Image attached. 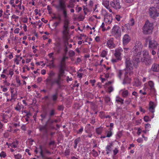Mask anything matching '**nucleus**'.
Returning <instances> with one entry per match:
<instances>
[{
    "instance_id": "obj_1",
    "label": "nucleus",
    "mask_w": 159,
    "mask_h": 159,
    "mask_svg": "<svg viewBox=\"0 0 159 159\" xmlns=\"http://www.w3.org/2000/svg\"><path fill=\"white\" fill-rule=\"evenodd\" d=\"M140 62V59L138 57L134 56L133 55V60L131 61L129 58H127L125 61L126 69L125 74H129V75L133 74V67L134 66L137 68L138 66V63Z\"/></svg>"
},
{
    "instance_id": "obj_2",
    "label": "nucleus",
    "mask_w": 159,
    "mask_h": 159,
    "mask_svg": "<svg viewBox=\"0 0 159 159\" xmlns=\"http://www.w3.org/2000/svg\"><path fill=\"white\" fill-rule=\"evenodd\" d=\"M143 46L139 41H137L135 44V46L132 49V52L134 56L140 58Z\"/></svg>"
},
{
    "instance_id": "obj_3",
    "label": "nucleus",
    "mask_w": 159,
    "mask_h": 159,
    "mask_svg": "<svg viewBox=\"0 0 159 159\" xmlns=\"http://www.w3.org/2000/svg\"><path fill=\"white\" fill-rule=\"evenodd\" d=\"M153 25L148 20H147L142 28L143 32L144 34H148L152 33L153 29Z\"/></svg>"
},
{
    "instance_id": "obj_4",
    "label": "nucleus",
    "mask_w": 159,
    "mask_h": 159,
    "mask_svg": "<svg viewBox=\"0 0 159 159\" xmlns=\"http://www.w3.org/2000/svg\"><path fill=\"white\" fill-rule=\"evenodd\" d=\"M141 61L146 65H150L152 63V59L147 51H144L143 52V57L141 59Z\"/></svg>"
},
{
    "instance_id": "obj_5",
    "label": "nucleus",
    "mask_w": 159,
    "mask_h": 159,
    "mask_svg": "<svg viewBox=\"0 0 159 159\" xmlns=\"http://www.w3.org/2000/svg\"><path fill=\"white\" fill-rule=\"evenodd\" d=\"M159 10L157 8L155 5L154 7H150L149 13L151 17L155 19L159 15Z\"/></svg>"
},
{
    "instance_id": "obj_6",
    "label": "nucleus",
    "mask_w": 159,
    "mask_h": 159,
    "mask_svg": "<svg viewBox=\"0 0 159 159\" xmlns=\"http://www.w3.org/2000/svg\"><path fill=\"white\" fill-rule=\"evenodd\" d=\"M69 23V21L67 19H64L63 26V28L64 30L63 31V36H64L66 41L69 39L68 33L67 31V29L68 28Z\"/></svg>"
},
{
    "instance_id": "obj_7",
    "label": "nucleus",
    "mask_w": 159,
    "mask_h": 159,
    "mask_svg": "<svg viewBox=\"0 0 159 159\" xmlns=\"http://www.w3.org/2000/svg\"><path fill=\"white\" fill-rule=\"evenodd\" d=\"M147 42H149L148 48L149 49H157L158 43L155 40L152 39L148 37L146 39Z\"/></svg>"
},
{
    "instance_id": "obj_8",
    "label": "nucleus",
    "mask_w": 159,
    "mask_h": 159,
    "mask_svg": "<svg viewBox=\"0 0 159 159\" xmlns=\"http://www.w3.org/2000/svg\"><path fill=\"white\" fill-rule=\"evenodd\" d=\"M112 34L116 38L120 37L121 32L120 28L116 25H115L112 29Z\"/></svg>"
},
{
    "instance_id": "obj_9",
    "label": "nucleus",
    "mask_w": 159,
    "mask_h": 159,
    "mask_svg": "<svg viewBox=\"0 0 159 159\" xmlns=\"http://www.w3.org/2000/svg\"><path fill=\"white\" fill-rule=\"evenodd\" d=\"M52 18L53 19L57 20V21L54 22L53 24V26L55 27V28H56L57 27L58 25L61 22V16L59 14L57 15L54 14L53 16L52 17Z\"/></svg>"
},
{
    "instance_id": "obj_10",
    "label": "nucleus",
    "mask_w": 159,
    "mask_h": 159,
    "mask_svg": "<svg viewBox=\"0 0 159 159\" xmlns=\"http://www.w3.org/2000/svg\"><path fill=\"white\" fill-rule=\"evenodd\" d=\"M102 14L104 16V21L107 23H110L112 21V17L108 16V13L105 10H102Z\"/></svg>"
},
{
    "instance_id": "obj_11",
    "label": "nucleus",
    "mask_w": 159,
    "mask_h": 159,
    "mask_svg": "<svg viewBox=\"0 0 159 159\" xmlns=\"http://www.w3.org/2000/svg\"><path fill=\"white\" fill-rule=\"evenodd\" d=\"M110 5L116 10L119 9L121 8L119 0H113L110 2Z\"/></svg>"
},
{
    "instance_id": "obj_12",
    "label": "nucleus",
    "mask_w": 159,
    "mask_h": 159,
    "mask_svg": "<svg viewBox=\"0 0 159 159\" xmlns=\"http://www.w3.org/2000/svg\"><path fill=\"white\" fill-rule=\"evenodd\" d=\"M59 68V73L58 74V77L59 79L63 81L62 78V77L65 76L64 75L65 73V70L66 68L58 66Z\"/></svg>"
},
{
    "instance_id": "obj_13",
    "label": "nucleus",
    "mask_w": 159,
    "mask_h": 159,
    "mask_svg": "<svg viewBox=\"0 0 159 159\" xmlns=\"http://www.w3.org/2000/svg\"><path fill=\"white\" fill-rule=\"evenodd\" d=\"M113 38H111L108 40L107 43V46L110 49H112L115 47V44L114 43Z\"/></svg>"
},
{
    "instance_id": "obj_14",
    "label": "nucleus",
    "mask_w": 159,
    "mask_h": 159,
    "mask_svg": "<svg viewBox=\"0 0 159 159\" xmlns=\"http://www.w3.org/2000/svg\"><path fill=\"white\" fill-rule=\"evenodd\" d=\"M39 148L40 150V156L43 158L45 159H52L51 157H48L45 156L43 150L42 146L41 145H40L39 146Z\"/></svg>"
},
{
    "instance_id": "obj_15",
    "label": "nucleus",
    "mask_w": 159,
    "mask_h": 159,
    "mask_svg": "<svg viewBox=\"0 0 159 159\" xmlns=\"http://www.w3.org/2000/svg\"><path fill=\"white\" fill-rule=\"evenodd\" d=\"M67 58V57H66L65 56H64L62 59L60 61L59 65L58 66L66 68L65 60Z\"/></svg>"
},
{
    "instance_id": "obj_16",
    "label": "nucleus",
    "mask_w": 159,
    "mask_h": 159,
    "mask_svg": "<svg viewBox=\"0 0 159 159\" xmlns=\"http://www.w3.org/2000/svg\"><path fill=\"white\" fill-rule=\"evenodd\" d=\"M151 70L153 72H158L159 71V64H154L151 68Z\"/></svg>"
},
{
    "instance_id": "obj_17",
    "label": "nucleus",
    "mask_w": 159,
    "mask_h": 159,
    "mask_svg": "<svg viewBox=\"0 0 159 159\" xmlns=\"http://www.w3.org/2000/svg\"><path fill=\"white\" fill-rule=\"evenodd\" d=\"M47 125L45 124L44 125H40L39 126V129L40 131H43L44 134H47L48 133Z\"/></svg>"
},
{
    "instance_id": "obj_18",
    "label": "nucleus",
    "mask_w": 159,
    "mask_h": 159,
    "mask_svg": "<svg viewBox=\"0 0 159 159\" xmlns=\"http://www.w3.org/2000/svg\"><path fill=\"white\" fill-rule=\"evenodd\" d=\"M148 85L150 87V90L152 93L154 94L155 93V90L154 88V84L152 81H149L148 82Z\"/></svg>"
},
{
    "instance_id": "obj_19",
    "label": "nucleus",
    "mask_w": 159,
    "mask_h": 159,
    "mask_svg": "<svg viewBox=\"0 0 159 159\" xmlns=\"http://www.w3.org/2000/svg\"><path fill=\"white\" fill-rule=\"evenodd\" d=\"M55 46L56 47L54 48V49L56 50L57 53H59L62 49L60 43H58L55 44Z\"/></svg>"
},
{
    "instance_id": "obj_20",
    "label": "nucleus",
    "mask_w": 159,
    "mask_h": 159,
    "mask_svg": "<svg viewBox=\"0 0 159 159\" xmlns=\"http://www.w3.org/2000/svg\"><path fill=\"white\" fill-rule=\"evenodd\" d=\"M123 40L124 44H127L130 40L129 36L127 34H125L123 38Z\"/></svg>"
},
{
    "instance_id": "obj_21",
    "label": "nucleus",
    "mask_w": 159,
    "mask_h": 159,
    "mask_svg": "<svg viewBox=\"0 0 159 159\" xmlns=\"http://www.w3.org/2000/svg\"><path fill=\"white\" fill-rule=\"evenodd\" d=\"M58 97V94L57 92L55 94H52L51 96V98L54 103H55L57 101Z\"/></svg>"
},
{
    "instance_id": "obj_22",
    "label": "nucleus",
    "mask_w": 159,
    "mask_h": 159,
    "mask_svg": "<svg viewBox=\"0 0 159 159\" xmlns=\"http://www.w3.org/2000/svg\"><path fill=\"white\" fill-rule=\"evenodd\" d=\"M155 107L154 102H152L150 101L149 102V111L152 113H153L154 111Z\"/></svg>"
},
{
    "instance_id": "obj_23",
    "label": "nucleus",
    "mask_w": 159,
    "mask_h": 159,
    "mask_svg": "<svg viewBox=\"0 0 159 159\" xmlns=\"http://www.w3.org/2000/svg\"><path fill=\"white\" fill-rule=\"evenodd\" d=\"M54 123L53 120H52L50 117H49L48 120L46 122V124L48 125L52 129H54V127H52V125Z\"/></svg>"
},
{
    "instance_id": "obj_24",
    "label": "nucleus",
    "mask_w": 159,
    "mask_h": 159,
    "mask_svg": "<svg viewBox=\"0 0 159 159\" xmlns=\"http://www.w3.org/2000/svg\"><path fill=\"white\" fill-rule=\"evenodd\" d=\"M113 144L112 143H110L109 145H107L106 147V151H107V154H108L111 151V148Z\"/></svg>"
},
{
    "instance_id": "obj_25",
    "label": "nucleus",
    "mask_w": 159,
    "mask_h": 159,
    "mask_svg": "<svg viewBox=\"0 0 159 159\" xmlns=\"http://www.w3.org/2000/svg\"><path fill=\"white\" fill-rule=\"evenodd\" d=\"M63 81L59 78H57L54 80L55 84H56L59 88H60L61 86V82Z\"/></svg>"
},
{
    "instance_id": "obj_26",
    "label": "nucleus",
    "mask_w": 159,
    "mask_h": 159,
    "mask_svg": "<svg viewBox=\"0 0 159 159\" xmlns=\"http://www.w3.org/2000/svg\"><path fill=\"white\" fill-rule=\"evenodd\" d=\"M130 79L128 77V76H125V79L123 80V84H128L130 83Z\"/></svg>"
},
{
    "instance_id": "obj_27",
    "label": "nucleus",
    "mask_w": 159,
    "mask_h": 159,
    "mask_svg": "<svg viewBox=\"0 0 159 159\" xmlns=\"http://www.w3.org/2000/svg\"><path fill=\"white\" fill-rule=\"evenodd\" d=\"M81 141L80 138L79 137L75 139L74 141L75 146L74 148H77V144Z\"/></svg>"
},
{
    "instance_id": "obj_28",
    "label": "nucleus",
    "mask_w": 159,
    "mask_h": 159,
    "mask_svg": "<svg viewBox=\"0 0 159 159\" xmlns=\"http://www.w3.org/2000/svg\"><path fill=\"white\" fill-rule=\"evenodd\" d=\"M104 101L107 104L110 105V98L108 96H106L104 98Z\"/></svg>"
},
{
    "instance_id": "obj_29",
    "label": "nucleus",
    "mask_w": 159,
    "mask_h": 159,
    "mask_svg": "<svg viewBox=\"0 0 159 159\" xmlns=\"http://www.w3.org/2000/svg\"><path fill=\"white\" fill-rule=\"evenodd\" d=\"M18 141H14L11 144H10V146L13 148H16L17 147V145L18 144Z\"/></svg>"
},
{
    "instance_id": "obj_30",
    "label": "nucleus",
    "mask_w": 159,
    "mask_h": 159,
    "mask_svg": "<svg viewBox=\"0 0 159 159\" xmlns=\"http://www.w3.org/2000/svg\"><path fill=\"white\" fill-rule=\"evenodd\" d=\"M121 53H119L116 50H115V53H114V56L116 58H119L121 59L120 56Z\"/></svg>"
},
{
    "instance_id": "obj_31",
    "label": "nucleus",
    "mask_w": 159,
    "mask_h": 159,
    "mask_svg": "<svg viewBox=\"0 0 159 159\" xmlns=\"http://www.w3.org/2000/svg\"><path fill=\"white\" fill-rule=\"evenodd\" d=\"M102 4L107 8H108V7L109 6V1L107 0L104 1L102 2Z\"/></svg>"
},
{
    "instance_id": "obj_32",
    "label": "nucleus",
    "mask_w": 159,
    "mask_h": 159,
    "mask_svg": "<svg viewBox=\"0 0 159 159\" xmlns=\"http://www.w3.org/2000/svg\"><path fill=\"white\" fill-rule=\"evenodd\" d=\"M102 128H98L96 129V132L98 134H100L102 132Z\"/></svg>"
},
{
    "instance_id": "obj_33",
    "label": "nucleus",
    "mask_w": 159,
    "mask_h": 159,
    "mask_svg": "<svg viewBox=\"0 0 159 159\" xmlns=\"http://www.w3.org/2000/svg\"><path fill=\"white\" fill-rule=\"evenodd\" d=\"M47 115V112L46 111H44L40 115L42 118H45Z\"/></svg>"
},
{
    "instance_id": "obj_34",
    "label": "nucleus",
    "mask_w": 159,
    "mask_h": 159,
    "mask_svg": "<svg viewBox=\"0 0 159 159\" xmlns=\"http://www.w3.org/2000/svg\"><path fill=\"white\" fill-rule=\"evenodd\" d=\"M55 110L54 109H52L50 111L49 116L50 117L53 116L55 114Z\"/></svg>"
},
{
    "instance_id": "obj_35",
    "label": "nucleus",
    "mask_w": 159,
    "mask_h": 159,
    "mask_svg": "<svg viewBox=\"0 0 159 159\" xmlns=\"http://www.w3.org/2000/svg\"><path fill=\"white\" fill-rule=\"evenodd\" d=\"M135 84L134 85L135 86H139L141 85V83L138 80H134Z\"/></svg>"
},
{
    "instance_id": "obj_36",
    "label": "nucleus",
    "mask_w": 159,
    "mask_h": 159,
    "mask_svg": "<svg viewBox=\"0 0 159 159\" xmlns=\"http://www.w3.org/2000/svg\"><path fill=\"white\" fill-rule=\"evenodd\" d=\"M128 92L127 90H125L123 92L122 95L123 97L125 98L128 95Z\"/></svg>"
},
{
    "instance_id": "obj_37",
    "label": "nucleus",
    "mask_w": 159,
    "mask_h": 159,
    "mask_svg": "<svg viewBox=\"0 0 159 159\" xmlns=\"http://www.w3.org/2000/svg\"><path fill=\"white\" fill-rule=\"evenodd\" d=\"M154 4H157L156 6L158 9H159V0H154Z\"/></svg>"
},
{
    "instance_id": "obj_38",
    "label": "nucleus",
    "mask_w": 159,
    "mask_h": 159,
    "mask_svg": "<svg viewBox=\"0 0 159 159\" xmlns=\"http://www.w3.org/2000/svg\"><path fill=\"white\" fill-rule=\"evenodd\" d=\"M121 60V59L119 58H116V59L113 58L111 60V61L113 63L117 62L118 61Z\"/></svg>"
},
{
    "instance_id": "obj_39",
    "label": "nucleus",
    "mask_w": 159,
    "mask_h": 159,
    "mask_svg": "<svg viewBox=\"0 0 159 159\" xmlns=\"http://www.w3.org/2000/svg\"><path fill=\"white\" fill-rule=\"evenodd\" d=\"M118 98V99L116 100V101L117 102H120L121 104H123L124 100L119 98Z\"/></svg>"
},
{
    "instance_id": "obj_40",
    "label": "nucleus",
    "mask_w": 159,
    "mask_h": 159,
    "mask_svg": "<svg viewBox=\"0 0 159 159\" xmlns=\"http://www.w3.org/2000/svg\"><path fill=\"white\" fill-rule=\"evenodd\" d=\"M144 120L146 122H148L151 120V119L148 116H145L144 117Z\"/></svg>"
},
{
    "instance_id": "obj_41",
    "label": "nucleus",
    "mask_w": 159,
    "mask_h": 159,
    "mask_svg": "<svg viewBox=\"0 0 159 159\" xmlns=\"http://www.w3.org/2000/svg\"><path fill=\"white\" fill-rule=\"evenodd\" d=\"M92 151V154L94 157H96L98 156V152L96 151H95L94 149H93Z\"/></svg>"
},
{
    "instance_id": "obj_42",
    "label": "nucleus",
    "mask_w": 159,
    "mask_h": 159,
    "mask_svg": "<svg viewBox=\"0 0 159 159\" xmlns=\"http://www.w3.org/2000/svg\"><path fill=\"white\" fill-rule=\"evenodd\" d=\"M122 135V131H119L117 134V136L119 138H120Z\"/></svg>"
},
{
    "instance_id": "obj_43",
    "label": "nucleus",
    "mask_w": 159,
    "mask_h": 159,
    "mask_svg": "<svg viewBox=\"0 0 159 159\" xmlns=\"http://www.w3.org/2000/svg\"><path fill=\"white\" fill-rule=\"evenodd\" d=\"M69 54L70 57H73L75 54V52L74 51L70 50L69 52Z\"/></svg>"
},
{
    "instance_id": "obj_44",
    "label": "nucleus",
    "mask_w": 159,
    "mask_h": 159,
    "mask_svg": "<svg viewBox=\"0 0 159 159\" xmlns=\"http://www.w3.org/2000/svg\"><path fill=\"white\" fill-rule=\"evenodd\" d=\"M107 54V52L106 51L103 50L101 54V56L102 57H105Z\"/></svg>"
},
{
    "instance_id": "obj_45",
    "label": "nucleus",
    "mask_w": 159,
    "mask_h": 159,
    "mask_svg": "<svg viewBox=\"0 0 159 159\" xmlns=\"http://www.w3.org/2000/svg\"><path fill=\"white\" fill-rule=\"evenodd\" d=\"M0 156L1 157L4 158L6 156V154L3 151H2L0 154Z\"/></svg>"
},
{
    "instance_id": "obj_46",
    "label": "nucleus",
    "mask_w": 159,
    "mask_h": 159,
    "mask_svg": "<svg viewBox=\"0 0 159 159\" xmlns=\"http://www.w3.org/2000/svg\"><path fill=\"white\" fill-rule=\"evenodd\" d=\"M64 51L65 52V53L66 54L67 52L68 51V47L67 46L66 44H65L64 45Z\"/></svg>"
},
{
    "instance_id": "obj_47",
    "label": "nucleus",
    "mask_w": 159,
    "mask_h": 159,
    "mask_svg": "<svg viewBox=\"0 0 159 159\" xmlns=\"http://www.w3.org/2000/svg\"><path fill=\"white\" fill-rule=\"evenodd\" d=\"M112 135V132L111 131H108L106 137H110Z\"/></svg>"
},
{
    "instance_id": "obj_48",
    "label": "nucleus",
    "mask_w": 159,
    "mask_h": 159,
    "mask_svg": "<svg viewBox=\"0 0 159 159\" xmlns=\"http://www.w3.org/2000/svg\"><path fill=\"white\" fill-rule=\"evenodd\" d=\"M16 159H20L21 157V155L20 154L15 155H14Z\"/></svg>"
},
{
    "instance_id": "obj_49",
    "label": "nucleus",
    "mask_w": 159,
    "mask_h": 159,
    "mask_svg": "<svg viewBox=\"0 0 159 159\" xmlns=\"http://www.w3.org/2000/svg\"><path fill=\"white\" fill-rule=\"evenodd\" d=\"M149 50L152 51L151 53L153 55H154L156 53V52L154 50L157 49H149Z\"/></svg>"
},
{
    "instance_id": "obj_50",
    "label": "nucleus",
    "mask_w": 159,
    "mask_h": 159,
    "mask_svg": "<svg viewBox=\"0 0 159 159\" xmlns=\"http://www.w3.org/2000/svg\"><path fill=\"white\" fill-rule=\"evenodd\" d=\"M104 26H105L104 23L103 22L102 23V24L100 26L101 28H102V31L103 32L105 31L106 30V29L104 28Z\"/></svg>"
},
{
    "instance_id": "obj_51",
    "label": "nucleus",
    "mask_w": 159,
    "mask_h": 159,
    "mask_svg": "<svg viewBox=\"0 0 159 159\" xmlns=\"http://www.w3.org/2000/svg\"><path fill=\"white\" fill-rule=\"evenodd\" d=\"M130 25L131 26H133L134 25V19L133 18H132L130 20Z\"/></svg>"
},
{
    "instance_id": "obj_52",
    "label": "nucleus",
    "mask_w": 159,
    "mask_h": 159,
    "mask_svg": "<svg viewBox=\"0 0 159 159\" xmlns=\"http://www.w3.org/2000/svg\"><path fill=\"white\" fill-rule=\"evenodd\" d=\"M44 152L45 153L48 154L49 155H51V152L46 148L44 149Z\"/></svg>"
},
{
    "instance_id": "obj_53",
    "label": "nucleus",
    "mask_w": 159,
    "mask_h": 159,
    "mask_svg": "<svg viewBox=\"0 0 159 159\" xmlns=\"http://www.w3.org/2000/svg\"><path fill=\"white\" fill-rule=\"evenodd\" d=\"M64 107L62 105H59L58 106L57 109L59 111H61L63 110Z\"/></svg>"
},
{
    "instance_id": "obj_54",
    "label": "nucleus",
    "mask_w": 159,
    "mask_h": 159,
    "mask_svg": "<svg viewBox=\"0 0 159 159\" xmlns=\"http://www.w3.org/2000/svg\"><path fill=\"white\" fill-rule=\"evenodd\" d=\"M65 9L63 10V14H64V17L65 18V19H67V13H66V11L64 10Z\"/></svg>"
},
{
    "instance_id": "obj_55",
    "label": "nucleus",
    "mask_w": 159,
    "mask_h": 159,
    "mask_svg": "<svg viewBox=\"0 0 159 159\" xmlns=\"http://www.w3.org/2000/svg\"><path fill=\"white\" fill-rule=\"evenodd\" d=\"M55 75V73L52 71H51L49 74V77H52L53 76Z\"/></svg>"
},
{
    "instance_id": "obj_56",
    "label": "nucleus",
    "mask_w": 159,
    "mask_h": 159,
    "mask_svg": "<svg viewBox=\"0 0 159 159\" xmlns=\"http://www.w3.org/2000/svg\"><path fill=\"white\" fill-rule=\"evenodd\" d=\"M51 77H48L46 79V80H45V81L46 82H47L48 83V82L50 83L52 80V79H51Z\"/></svg>"
},
{
    "instance_id": "obj_57",
    "label": "nucleus",
    "mask_w": 159,
    "mask_h": 159,
    "mask_svg": "<svg viewBox=\"0 0 159 159\" xmlns=\"http://www.w3.org/2000/svg\"><path fill=\"white\" fill-rule=\"evenodd\" d=\"M121 17L118 15H116V19L118 21L120 20V18Z\"/></svg>"
},
{
    "instance_id": "obj_58",
    "label": "nucleus",
    "mask_w": 159,
    "mask_h": 159,
    "mask_svg": "<svg viewBox=\"0 0 159 159\" xmlns=\"http://www.w3.org/2000/svg\"><path fill=\"white\" fill-rule=\"evenodd\" d=\"M11 98H13L15 99L16 96V94L13 93V91H12V90L11 91Z\"/></svg>"
},
{
    "instance_id": "obj_59",
    "label": "nucleus",
    "mask_w": 159,
    "mask_h": 159,
    "mask_svg": "<svg viewBox=\"0 0 159 159\" xmlns=\"http://www.w3.org/2000/svg\"><path fill=\"white\" fill-rule=\"evenodd\" d=\"M108 92L110 93L111 92H112L113 90V89L112 87L110 86L108 88Z\"/></svg>"
},
{
    "instance_id": "obj_60",
    "label": "nucleus",
    "mask_w": 159,
    "mask_h": 159,
    "mask_svg": "<svg viewBox=\"0 0 159 159\" xmlns=\"http://www.w3.org/2000/svg\"><path fill=\"white\" fill-rule=\"evenodd\" d=\"M10 15V14H7L5 13H4L3 15V17L4 18L8 19L9 18V15Z\"/></svg>"
},
{
    "instance_id": "obj_61",
    "label": "nucleus",
    "mask_w": 159,
    "mask_h": 159,
    "mask_svg": "<svg viewBox=\"0 0 159 159\" xmlns=\"http://www.w3.org/2000/svg\"><path fill=\"white\" fill-rule=\"evenodd\" d=\"M83 130V128L82 127H81V128L78 131H77V134H80L82 132Z\"/></svg>"
},
{
    "instance_id": "obj_62",
    "label": "nucleus",
    "mask_w": 159,
    "mask_h": 159,
    "mask_svg": "<svg viewBox=\"0 0 159 159\" xmlns=\"http://www.w3.org/2000/svg\"><path fill=\"white\" fill-rule=\"evenodd\" d=\"M118 151L117 148H115L113 150V153L114 155H116L118 152Z\"/></svg>"
},
{
    "instance_id": "obj_63",
    "label": "nucleus",
    "mask_w": 159,
    "mask_h": 159,
    "mask_svg": "<svg viewBox=\"0 0 159 159\" xmlns=\"http://www.w3.org/2000/svg\"><path fill=\"white\" fill-rule=\"evenodd\" d=\"M20 29L18 28H16L14 30V32L15 33L18 34L19 33Z\"/></svg>"
},
{
    "instance_id": "obj_64",
    "label": "nucleus",
    "mask_w": 159,
    "mask_h": 159,
    "mask_svg": "<svg viewBox=\"0 0 159 159\" xmlns=\"http://www.w3.org/2000/svg\"><path fill=\"white\" fill-rule=\"evenodd\" d=\"M65 154L66 155H68L70 154V151L68 150H66L65 152Z\"/></svg>"
}]
</instances>
